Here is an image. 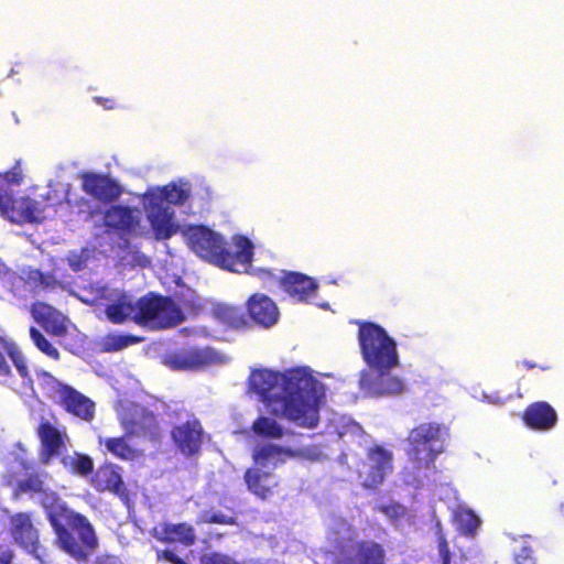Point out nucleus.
<instances>
[{
	"label": "nucleus",
	"mask_w": 564,
	"mask_h": 564,
	"mask_svg": "<svg viewBox=\"0 0 564 564\" xmlns=\"http://www.w3.org/2000/svg\"><path fill=\"white\" fill-rule=\"evenodd\" d=\"M58 404L69 414L84 420L91 421L95 415V403L75 388L58 382L56 387Z\"/></svg>",
	"instance_id": "nucleus-18"
},
{
	"label": "nucleus",
	"mask_w": 564,
	"mask_h": 564,
	"mask_svg": "<svg viewBox=\"0 0 564 564\" xmlns=\"http://www.w3.org/2000/svg\"><path fill=\"white\" fill-rule=\"evenodd\" d=\"M198 524L238 525V512L226 507L225 511L204 510L197 517Z\"/></svg>",
	"instance_id": "nucleus-33"
},
{
	"label": "nucleus",
	"mask_w": 564,
	"mask_h": 564,
	"mask_svg": "<svg viewBox=\"0 0 564 564\" xmlns=\"http://www.w3.org/2000/svg\"><path fill=\"white\" fill-rule=\"evenodd\" d=\"M516 564H536L530 546H521L514 554Z\"/></svg>",
	"instance_id": "nucleus-43"
},
{
	"label": "nucleus",
	"mask_w": 564,
	"mask_h": 564,
	"mask_svg": "<svg viewBox=\"0 0 564 564\" xmlns=\"http://www.w3.org/2000/svg\"><path fill=\"white\" fill-rule=\"evenodd\" d=\"M44 212L40 202L29 196L15 199L11 193L0 188V214L11 223H41Z\"/></svg>",
	"instance_id": "nucleus-12"
},
{
	"label": "nucleus",
	"mask_w": 564,
	"mask_h": 564,
	"mask_svg": "<svg viewBox=\"0 0 564 564\" xmlns=\"http://www.w3.org/2000/svg\"><path fill=\"white\" fill-rule=\"evenodd\" d=\"M525 366H527V368H533L534 367V365L531 364V362H525Z\"/></svg>",
	"instance_id": "nucleus-50"
},
{
	"label": "nucleus",
	"mask_w": 564,
	"mask_h": 564,
	"mask_svg": "<svg viewBox=\"0 0 564 564\" xmlns=\"http://www.w3.org/2000/svg\"><path fill=\"white\" fill-rule=\"evenodd\" d=\"M0 176L9 184L19 185L23 180L21 171L17 167L0 174Z\"/></svg>",
	"instance_id": "nucleus-45"
},
{
	"label": "nucleus",
	"mask_w": 564,
	"mask_h": 564,
	"mask_svg": "<svg viewBox=\"0 0 564 564\" xmlns=\"http://www.w3.org/2000/svg\"><path fill=\"white\" fill-rule=\"evenodd\" d=\"M156 560L159 562H167L170 564H188L171 549L156 550Z\"/></svg>",
	"instance_id": "nucleus-42"
},
{
	"label": "nucleus",
	"mask_w": 564,
	"mask_h": 564,
	"mask_svg": "<svg viewBox=\"0 0 564 564\" xmlns=\"http://www.w3.org/2000/svg\"><path fill=\"white\" fill-rule=\"evenodd\" d=\"M140 341V338L126 334H108L104 337L101 346L107 352L118 351Z\"/></svg>",
	"instance_id": "nucleus-37"
},
{
	"label": "nucleus",
	"mask_w": 564,
	"mask_h": 564,
	"mask_svg": "<svg viewBox=\"0 0 564 564\" xmlns=\"http://www.w3.org/2000/svg\"><path fill=\"white\" fill-rule=\"evenodd\" d=\"M95 99L99 105H101L106 109H113L117 106L116 100L112 98L97 97Z\"/></svg>",
	"instance_id": "nucleus-48"
},
{
	"label": "nucleus",
	"mask_w": 564,
	"mask_h": 564,
	"mask_svg": "<svg viewBox=\"0 0 564 564\" xmlns=\"http://www.w3.org/2000/svg\"><path fill=\"white\" fill-rule=\"evenodd\" d=\"M523 423L534 431H549L555 426L557 414L545 401L533 402L522 414Z\"/></svg>",
	"instance_id": "nucleus-24"
},
{
	"label": "nucleus",
	"mask_w": 564,
	"mask_h": 564,
	"mask_svg": "<svg viewBox=\"0 0 564 564\" xmlns=\"http://www.w3.org/2000/svg\"><path fill=\"white\" fill-rule=\"evenodd\" d=\"M292 451L274 444L259 445L253 449L252 458L254 467L264 470L267 467L275 468L285 463L286 458L292 456Z\"/></svg>",
	"instance_id": "nucleus-29"
},
{
	"label": "nucleus",
	"mask_w": 564,
	"mask_h": 564,
	"mask_svg": "<svg viewBox=\"0 0 564 564\" xmlns=\"http://www.w3.org/2000/svg\"><path fill=\"white\" fill-rule=\"evenodd\" d=\"M358 341L365 362L376 371L391 370L399 365L397 344L386 329L367 321L357 322Z\"/></svg>",
	"instance_id": "nucleus-5"
},
{
	"label": "nucleus",
	"mask_w": 564,
	"mask_h": 564,
	"mask_svg": "<svg viewBox=\"0 0 564 564\" xmlns=\"http://www.w3.org/2000/svg\"><path fill=\"white\" fill-rule=\"evenodd\" d=\"M214 360L209 348L192 347L188 349L171 350L161 357V362L171 370H196Z\"/></svg>",
	"instance_id": "nucleus-15"
},
{
	"label": "nucleus",
	"mask_w": 564,
	"mask_h": 564,
	"mask_svg": "<svg viewBox=\"0 0 564 564\" xmlns=\"http://www.w3.org/2000/svg\"><path fill=\"white\" fill-rule=\"evenodd\" d=\"M249 327L252 324L262 328L275 325L280 317V311L275 302L265 294L253 293L246 302Z\"/></svg>",
	"instance_id": "nucleus-19"
},
{
	"label": "nucleus",
	"mask_w": 564,
	"mask_h": 564,
	"mask_svg": "<svg viewBox=\"0 0 564 564\" xmlns=\"http://www.w3.org/2000/svg\"><path fill=\"white\" fill-rule=\"evenodd\" d=\"M14 557L13 550L3 544L0 546V564H11Z\"/></svg>",
	"instance_id": "nucleus-46"
},
{
	"label": "nucleus",
	"mask_w": 564,
	"mask_h": 564,
	"mask_svg": "<svg viewBox=\"0 0 564 564\" xmlns=\"http://www.w3.org/2000/svg\"><path fill=\"white\" fill-rule=\"evenodd\" d=\"M329 555L332 564H387L383 544L375 540L359 539L354 529L333 540Z\"/></svg>",
	"instance_id": "nucleus-6"
},
{
	"label": "nucleus",
	"mask_w": 564,
	"mask_h": 564,
	"mask_svg": "<svg viewBox=\"0 0 564 564\" xmlns=\"http://www.w3.org/2000/svg\"><path fill=\"white\" fill-rule=\"evenodd\" d=\"M150 534L162 544L181 545L183 547L193 546L197 540L195 528L188 522L162 521L150 530Z\"/></svg>",
	"instance_id": "nucleus-16"
},
{
	"label": "nucleus",
	"mask_w": 564,
	"mask_h": 564,
	"mask_svg": "<svg viewBox=\"0 0 564 564\" xmlns=\"http://www.w3.org/2000/svg\"><path fill=\"white\" fill-rule=\"evenodd\" d=\"M106 315L111 323L122 324L129 318L133 321L137 312V302H132L126 294L120 295L116 301L106 306Z\"/></svg>",
	"instance_id": "nucleus-31"
},
{
	"label": "nucleus",
	"mask_w": 564,
	"mask_h": 564,
	"mask_svg": "<svg viewBox=\"0 0 564 564\" xmlns=\"http://www.w3.org/2000/svg\"><path fill=\"white\" fill-rule=\"evenodd\" d=\"M127 435L138 436L152 443H158L162 438V430L156 416L143 411L138 419L124 423Z\"/></svg>",
	"instance_id": "nucleus-27"
},
{
	"label": "nucleus",
	"mask_w": 564,
	"mask_h": 564,
	"mask_svg": "<svg viewBox=\"0 0 564 564\" xmlns=\"http://www.w3.org/2000/svg\"><path fill=\"white\" fill-rule=\"evenodd\" d=\"M82 188L100 203L116 202L123 193L122 186L107 174L86 172L82 175Z\"/></svg>",
	"instance_id": "nucleus-17"
},
{
	"label": "nucleus",
	"mask_w": 564,
	"mask_h": 564,
	"mask_svg": "<svg viewBox=\"0 0 564 564\" xmlns=\"http://www.w3.org/2000/svg\"><path fill=\"white\" fill-rule=\"evenodd\" d=\"M248 383L275 416L306 429L318 425L321 387L305 369H291L285 373L257 369L250 373Z\"/></svg>",
	"instance_id": "nucleus-1"
},
{
	"label": "nucleus",
	"mask_w": 564,
	"mask_h": 564,
	"mask_svg": "<svg viewBox=\"0 0 564 564\" xmlns=\"http://www.w3.org/2000/svg\"><path fill=\"white\" fill-rule=\"evenodd\" d=\"M53 501H42L45 516L54 533L57 546L76 561H86L97 549L98 539L86 516L69 509L54 494Z\"/></svg>",
	"instance_id": "nucleus-2"
},
{
	"label": "nucleus",
	"mask_w": 564,
	"mask_h": 564,
	"mask_svg": "<svg viewBox=\"0 0 564 564\" xmlns=\"http://www.w3.org/2000/svg\"><path fill=\"white\" fill-rule=\"evenodd\" d=\"M448 436V427L436 422H425L413 427L409 432L408 443L409 454L416 468L431 467L437 455L444 452Z\"/></svg>",
	"instance_id": "nucleus-7"
},
{
	"label": "nucleus",
	"mask_w": 564,
	"mask_h": 564,
	"mask_svg": "<svg viewBox=\"0 0 564 564\" xmlns=\"http://www.w3.org/2000/svg\"><path fill=\"white\" fill-rule=\"evenodd\" d=\"M252 431L267 438H281L284 434L283 427L274 419L267 416H259L252 424Z\"/></svg>",
	"instance_id": "nucleus-36"
},
{
	"label": "nucleus",
	"mask_w": 564,
	"mask_h": 564,
	"mask_svg": "<svg viewBox=\"0 0 564 564\" xmlns=\"http://www.w3.org/2000/svg\"><path fill=\"white\" fill-rule=\"evenodd\" d=\"M392 471L393 453L382 445L370 446L366 452V458L358 463L361 485L367 489H377Z\"/></svg>",
	"instance_id": "nucleus-11"
},
{
	"label": "nucleus",
	"mask_w": 564,
	"mask_h": 564,
	"mask_svg": "<svg viewBox=\"0 0 564 564\" xmlns=\"http://www.w3.org/2000/svg\"><path fill=\"white\" fill-rule=\"evenodd\" d=\"M90 485L97 492H110L124 503L130 501V491L123 481L122 468L113 463H104L93 471Z\"/></svg>",
	"instance_id": "nucleus-13"
},
{
	"label": "nucleus",
	"mask_w": 564,
	"mask_h": 564,
	"mask_svg": "<svg viewBox=\"0 0 564 564\" xmlns=\"http://www.w3.org/2000/svg\"><path fill=\"white\" fill-rule=\"evenodd\" d=\"M212 315L217 323L227 329L242 330L249 328V317L241 306L217 303L212 308Z\"/></svg>",
	"instance_id": "nucleus-26"
},
{
	"label": "nucleus",
	"mask_w": 564,
	"mask_h": 564,
	"mask_svg": "<svg viewBox=\"0 0 564 564\" xmlns=\"http://www.w3.org/2000/svg\"><path fill=\"white\" fill-rule=\"evenodd\" d=\"M279 285L285 293L299 302H306L317 290V283L312 278L292 271L284 272L279 279Z\"/></svg>",
	"instance_id": "nucleus-22"
},
{
	"label": "nucleus",
	"mask_w": 564,
	"mask_h": 564,
	"mask_svg": "<svg viewBox=\"0 0 564 564\" xmlns=\"http://www.w3.org/2000/svg\"><path fill=\"white\" fill-rule=\"evenodd\" d=\"M454 522L457 525L458 531L463 535H475L480 520L476 513L467 508H458L454 514Z\"/></svg>",
	"instance_id": "nucleus-35"
},
{
	"label": "nucleus",
	"mask_w": 564,
	"mask_h": 564,
	"mask_svg": "<svg viewBox=\"0 0 564 564\" xmlns=\"http://www.w3.org/2000/svg\"><path fill=\"white\" fill-rule=\"evenodd\" d=\"M63 466L73 475L87 477L94 471V462L87 454L75 452L62 458Z\"/></svg>",
	"instance_id": "nucleus-32"
},
{
	"label": "nucleus",
	"mask_w": 564,
	"mask_h": 564,
	"mask_svg": "<svg viewBox=\"0 0 564 564\" xmlns=\"http://www.w3.org/2000/svg\"><path fill=\"white\" fill-rule=\"evenodd\" d=\"M105 226L120 234H130L139 225L134 209L123 205H111L104 216Z\"/></svg>",
	"instance_id": "nucleus-28"
},
{
	"label": "nucleus",
	"mask_w": 564,
	"mask_h": 564,
	"mask_svg": "<svg viewBox=\"0 0 564 564\" xmlns=\"http://www.w3.org/2000/svg\"><path fill=\"white\" fill-rule=\"evenodd\" d=\"M390 370L377 371L376 377L364 373L360 379V386L372 395L398 394L403 390V382L395 376L389 373Z\"/></svg>",
	"instance_id": "nucleus-25"
},
{
	"label": "nucleus",
	"mask_w": 564,
	"mask_h": 564,
	"mask_svg": "<svg viewBox=\"0 0 564 564\" xmlns=\"http://www.w3.org/2000/svg\"><path fill=\"white\" fill-rule=\"evenodd\" d=\"M10 375H11L10 366L8 365L2 352H0V377H8Z\"/></svg>",
	"instance_id": "nucleus-47"
},
{
	"label": "nucleus",
	"mask_w": 564,
	"mask_h": 564,
	"mask_svg": "<svg viewBox=\"0 0 564 564\" xmlns=\"http://www.w3.org/2000/svg\"><path fill=\"white\" fill-rule=\"evenodd\" d=\"M435 534L441 564H451L452 554L449 550V544L443 531L442 523L440 521H437L435 524Z\"/></svg>",
	"instance_id": "nucleus-39"
},
{
	"label": "nucleus",
	"mask_w": 564,
	"mask_h": 564,
	"mask_svg": "<svg viewBox=\"0 0 564 564\" xmlns=\"http://www.w3.org/2000/svg\"><path fill=\"white\" fill-rule=\"evenodd\" d=\"M171 438L183 456L194 457L202 452L204 429L197 419L188 420L172 427Z\"/></svg>",
	"instance_id": "nucleus-14"
},
{
	"label": "nucleus",
	"mask_w": 564,
	"mask_h": 564,
	"mask_svg": "<svg viewBox=\"0 0 564 564\" xmlns=\"http://www.w3.org/2000/svg\"><path fill=\"white\" fill-rule=\"evenodd\" d=\"M31 312L33 318L50 335L64 337L67 334L66 317L54 306L44 302H36L32 305Z\"/></svg>",
	"instance_id": "nucleus-20"
},
{
	"label": "nucleus",
	"mask_w": 564,
	"mask_h": 564,
	"mask_svg": "<svg viewBox=\"0 0 564 564\" xmlns=\"http://www.w3.org/2000/svg\"><path fill=\"white\" fill-rule=\"evenodd\" d=\"M184 321L181 307L170 296L149 292L137 301L133 322L155 329H167Z\"/></svg>",
	"instance_id": "nucleus-8"
},
{
	"label": "nucleus",
	"mask_w": 564,
	"mask_h": 564,
	"mask_svg": "<svg viewBox=\"0 0 564 564\" xmlns=\"http://www.w3.org/2000/svg\"><path fill=\"white\" fill-rule=\"evenodd\" d=\"M21 280L33 293L53 291L62 286L54 273H45L40 269L32 267H28L22 270Z\"/></svg>",
	"instance_id": "nucleus-30"
},
{
	"label": "nucleus",
	"mask_w": 564,
	"mask_h": 564,
	"mask_svg": "<svg viewBox=\"0 0 564 564\" xmlns=\"http://www.w3.org/2000/svg\"><path fill=\"white\" fill-rule=\"evenodd\" d=\"M188 248L199 258L225 270L248 272L253 259V245L249 238L238 236L232 252L218 232L204 225H188L181 230Z\"/></svg>",
	"instance_id": "nucleus-3"
},
{
	"label": "nucleus",
	"mask_w": 564,
	"mask_h": 564,
	"mask_svg": "<svg viewBox=\"0 0 564 564\" xmlns=\"http://www.w3.org/2000/svg\"><path fill=\"white\" fill-rule=\"evenodd\" d=\"M30 336L35 347L54 360H58L61 355L57 348H55L48 339L35 327L30 328Z\"/></svg>",
	"instance_id": "nucleus-38"
},
{
	"label": "nucleus",
	"mask_w": 564,
	"mask_h": 564,
	"mask_svg": "<svg viewBox=\"0 0 564 564\" xmlns=\"http://www.w3.org/2000/svg\"><path fill=\"white\" fill-rule=\"evenodd\" d=\"M36 435L41 441L40 457L43 463H48L54 456H58L65 447L66 434L62 433L50 421H42L37 429Z\"/></svg>",
	"instance_id": "nucleus-21"
},
{
	"label": "nucleus",
	"mask_w": 564,
	"mask_h": 564,
	"mask_svg": "<svg viewBox=\"0 0 564 564\" xmlns=\"http://www.w3.org/2000/svg\"><path fill=\"white\" fill-rule=\"evenodd\" d=\"M144 208L150 227L156 240H167L180 229L170 205H183L189 198V191L175 183H169L144 194Z\"/></svg>",
	"instance_id": "nucleus-4"
},
{
	"label": "nucleus",
	"mask_w": 564,
	"mask_h": 564,
	"mask_svg": "<svg viewBox=\"0 0 564 564\" xmlns=\"http://www.w3.org/2000/svg\"><path fill=\"white\" fill-rule=\"evenodd\" d=\"M9 534L13 542L40 564L53 562L52 552L41 543L40 531L31 512H17L9 517Z\"/></svg>",
	"instance_id": "nucleus-9"
},
{
	"label": "nucleus",
	"mask_w": 564,
	"mask_h": 564,
	"mask_svg": "<svg viewBox=\"0 0 564 564\" xmlns=\"http://www.w3.org/2000/svg\"><path fill=\"white\" fill-rule=\"evenodd\" d=\"M47 473L39 471L34 468L32 463L28 459L19 460V470L13 467L7 469L3 475L4 486L11 488L12 497L20 498L22 495H41L51 497L53 501V491L46 487ZM57 497V495L54 492Z\"/></svg>",
	"instance_id": "nucleus-10"
},
{
	"label": "nucleus",
	"mask_w": 564,
	"mask_h": 564,
	"mask_svg": "<svg viewBox=\"0 0 564 564\" xmlns=\"http://www.w3.org/2000/svg\"><path fill=\"white\" fill-rule=\"evenodd\" d=\"M243 479L248 490L261 500L271 498L279 487V480L272 473L258 467L248 468Z\"/></svg>",
	"instance_id": "nucleus-23"
},
{
	"label": "nucleus",
	"mask_w": 564,
	"mask_h": 564,
	"mask_svg": "<svg viewBox=\"0 0 564 564\" xmlns=\"http://www.w3.org/2000/svg\"><path fill=\"white\" fill-rule=\"evenodd\" d=\"M100 444L112 456L121 460H132L137 456L135 449L128 443L126 436L108 437L100 441Z\"/></svg>",
	"instance_id": "nucleus-34"
},
{
	"label": "nucleus",
	"mask_w": 564,
	"mask_h": 564,
	"mask_svg": "<svg viewBox=\"0 0 564 564\" xmlns=\"http://www.w3.org/2000/svg\"><path fill=\"white\" fill-rule=\"evenodd\" d=\"M260 279L265 286H270L272 283L279 284V279L271 270L269 269H254L250 272Z\"/></svg>",
	"instance_id": "nucleus-44"
},
{
	"label": "nucleus",
	"mask_w": 564,
	"mask_h": 564,
	"mask_svg": "<svg viewBox=\"0 0 564 564\" xmlns=\"http://www.w3.org/2000/svg\"><path fill=\"white\" fill-rule=\"evenodd\" d=\"M95 564H123V563L115 556H102V557L97 558Z\"/></svg>",
	"instance_id": "nucleus-49"
},
{
	"label": "nucleus",
	"mask_w": 564,
	"mask_h": 564,
	"mask_svg": "<svg viewBox=\"0 0 564 564\" xmlns=\"http://www.w3.org/2000/svg\"><path fill=\"white\" fill-rule=\"evenodd\" d=\"M200 564H239L226 554L213 552L200 556Z\"/></svg>",
	"instance_id": "nucleus-41"
},
{
	"label": "nucleus",
	"mask_w": 564,
	"mask_h": 564,
	"mask_svg": "<svg viewBox=\"0 0 564 564\" xmlns=\"http://www.w3.org/2000/svg\"><path fill=\"white\" fill-rule=\"evenodd\" d=\"M8 355L11 358L13 365L15 366L19 375L22 378H26L30 380L29 369L23 354L17 348H12L8 351Z\"/></svg>",
	"instance_id": "nucleus-40"
}]
</instances>
